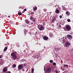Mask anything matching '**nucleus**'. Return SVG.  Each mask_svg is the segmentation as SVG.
<instances>
[{"label":"nucleus","instance_id":"f257e3e1","mask_svg":"<svg viewBox=\"0 0 73 73\" xmlns=\"http://www.w3.org/2000/svg\"><path fill=\"white\" fill-rule=\"evenodd\" d=\"M17 53V52H12L11 54V56L13 57L12 58H13L14 60H16L17 58V57L16 56Z\"/></svg>","mask_w":73,"mask_h":73},{"label":"nucleus","instance_id":"f03ea898","mask_svg":"<svg viewBox=\"0 0 73 73\" xmlns=\"http://www.w3.org/2000/svg\"><path fill=\"white\" fill-rule=\"evenodd\" d=\"M38 28L40 31H42V30H44V26L41 25H38Z\"/></svg>","mask_w":73,"mask_h":73},{"label":"nucleus","instance_id":"7ed1b4c3","mask_svg":"<svg viewBox=\"0 0 73 73\" xmlns=\"http://www.w3.org/2000/svg\"><path fill=\"white\" fill-rule=\"evenodd\" d=\"M23 64H20L18 66V69L19 70H21V69L23 68Z\"/></svg>","mask_w":73,"mask_h":73},{"label":"nucleus","instance_id":"20e7f679","mask_svg":"<svg viewBox=\"0 0 73 73\" xmlns=\"http://www.w3.org/2000/svg\"><path fill=\"white\" fill-rule=\"evenodd\" d=\"M71 45V44L69 42H66L65 44V46L66 47H68L69 46H70Z\"/></svg>","mask_w":73,"mask_h":73},{"label":"nucleus","instance_id":"39448f33","mask_svg":"<svg viewBox=\"0 0 73 73\" xmlns=\"http://www.w3.org/2000/svg\"><path fill=\"white\" fill-rule=\"evenodd\" d=\"M66 30L68 31H70L71 30V27L70 26H66Z\"/></svg>","mask_w":73,"mask_h":73},{"label":"nucleus","instance_id":"423d86ee","mask_svg":"<svg viewBox=\"0 0 73 73\" xmlns=\"http://www.w3.org/2000/svg\"><path fill=\"white\" fill-rule=\"evenodd\" d=\"M67 38H68V39H72V36L70 35H67Z\"/></svg>","mask_w":73,"mask_h":73},{"label":"nucleus","instance_id":"0eeeda50","mask_svg":"<svg viewBox=\"0 0 73 73\" xmlns=\"http://www.w3.org/2000/svg\"><path fill=\"white\" fill-rule=\"evenodd\" d=\"M46 72H47V73H50L51 72V69L50 68H47L46 70Z\"/></svg>","mask_w":73,"mask_h":73},{"label":"nucleus","instance_id":"6e6552de","mask_svg":"<svg viewBox=\"0 0 73 73\" xmlns=\"http://www.w3.org/2000/svg\"><path fill=\"white\" fill-rule=\"evenodd\" d=\"M30 19L31 20H32V21L33 22H35L36 21V20L35 19V18H33V16H31Z\"/></svg>","mask_w":73,"mask_h":73},{"label":"nucleus","instance_id":"1a4fd4ad","mask_svg":"<svg viewBox=\"0 0 73 73\" xmlns=\"http://www.w3.org/2000/svg\"><path fill=\"white\" fill-rule=\"evenodd\" d=\"M43 38L44 40H47L48 39V36H44Z\"/></svg>","mask_w":73,"mask_h":73},{"label":"nucleus","instance_id":"9d476101","mask_svg":"<svg viewBox=\"0 0 73 73\" xmlns=\"http://www.w3.org/2000/svg\"><path fill=\"white\" fill-rule=\"evenodd\" d=\"M7 70H8V69L7 68V67H5L4 68L3 70V72H6Z\"/></svg>","mask_w":73,"mask_h":73},{"label":"nucleus","instance_id":"9b49d317","mask_svg":"<svg viewBox=\"0 0 73 73\" xmlns=\"http://www.w3.org/2000/svg\"><path fill=\"white\" fill-rule=\"evenodd\" d=\"M3 61L2 59H0V65H2Z\"/></svg>","mask_w":73,"mask_h":73},{"label":"nucleus","instance_id":"f8f14e48","mask_svg":"<svg viewBox=\"0 0 73 73\" xmlns=\"http://www.w3.org/2000/svg\"><path fill=\"white\" fill-rule=\"evenodd\" d=\"M24 34L25 36H26L27 32L26 31V29H24Z\"/></svg>","mask_w":73,"mask_h":73},{"label":"nucleus","instance_id":"ddd939ff","mask_svg":"<svg viewBox=\"0 0 73 73\" xmlns=\"http://www.w3.org/2000/svg\"><path fill=\"white\" fill-rule=\"evenodd\" d=\"M37 9V6H35L34 8V11H36V10Z\"/></svg>","mask_w":73,"mask_h":73},{"label":"nucleus","instance_id":"4468645a","mask_svg":"<svg viewBox=\"0 0 73 73\" xmlns=\"http://www.w3.org/2000/svg\"><path fill=\"white\" fill-rule=\"evenodd\" d=\"M56 13H57V14H58L59 12L58 9H56Z\"/></svg>","mask_w":73,"mask_h":73},{"label":"nucleus","instance_id":"2eb2a0df","mask_svg":"<svg viewBox=\"0 0 73 73\" xmlns=\"http://www.w3.org/2000/svg\"><path fill=\"white\" fill-rule=\"evenodd\" d=\"M66 14L68 15H69L70 14L69 12L68 11H67L66 12Z\"/></svg>","mask_w":73,"mask_h":73},{"label":"nucleus","instance_id":"dca6fc26","mask_svg":"<svg viewBox=\"0 0 73 73\" xmlns=\"http://www.w3.org/2000/svg\"><path fill=\"white\" fill-rule=\"evenodd\" d=\"M25 21L26 22V23L27 24H28L30 22V21H28V20H25Z\"/></svg>","mask_w":73,"mask_h":73},{"label":"nucleus","instance_id":"f3484780","mask_svg":"<svg viewBox=\"0 0 73 73\" xmlns=\"http://www.w3.org/2000/svg\"><path fill=\"white\" fill-rule=\"evenodd\" d=\"M56 18H55V17H54L52 20V21L53 22H54V21H55L56 20Z\"/></svg>","mask_w":73,"mask_h":73},{"label":"nucleus","instance_id":"a211bd4d","mask_svg":"<svg viewBox=\"0 0 73 73\" xmlns=\"http://www.w3.org/2000/svg\"><path fill=\"white\" fill-rule=\"evenodd\" d=\"M59 49H60V48H55V50L56 51H57V50H59Z\"/></svg>","mask_w":73,"mask_h":73},{"label":"nucleus","instance_id":"6ab92c4d","mask_svg":"<svg viewBox=\"0 0 73 73\" xmlns=\"http://www.w3.org/2000/svg\"><path fill=\"white\" fill-rule=\"evenodd\" d=\"M7 48L6 47V46L5 48L4 49V51H6L7 50Z\"/></svg>","mask_w":73,"mask_h":73},{"label":"nucleus","instance_id":"aec40b11","mask_svg":"<svg viewBox=\"0 0 73 73\" xmlns=\"http://www.w3.org/2000/svg\"><path fill=\"white\" fill-rule=\"evenodd\" d=\"M18 15H21L22 13L21 12H20V13H18Z\"/></svg>","mask_w":73,"mask_h":73},{"label":"nucleus","instance_id":"412c9836","mask_svg":"<svg viewBox=\"0 0 73 73\" xmlns=\"http://www.w3.org/2000/svg\"><path fill=\"white\" fill-rule=\"evenodd\" d=\"M21 61H22V62H23V61H25V59H21Z\"/></svg>","mask_w":73,"mask_h":73},{"label":"nucleus","instance_id":"4be33fe9","mask_svg":"<svg viewBox=\"0 0 73 73\" xmlns=\"http://www.w3.org/2000/svg\"><path fill=\"white\" fill-rule=\"evenodd\" d=\"M13 66L14 68H15V67H16V64H13Z\"/></svg>","mask_w":73,"mask_h":73},{"label":"nucleus","instance_id":"5701e85b","mask_svg":"<svg viewBox=\"0 0 73 73\" xmlns=\"http://www.w3.org/2000/svg\"><path fill=\"white\" fill-rule=\"evenodd\" d=\"M64 38H65V37H63V41L65 42L66 41V40H65V39H64Z\"/></svg>","mask_w":73,"mask_h":73},{"label":"nucleus","instance_id":"b1692460","mask_svg":"<svg viewBox=\"0 0 73 73\" xmlns=\"http://www.w3.org/2000/svg\"><path fill=\"white\" fill-rule=\"evenodd\" d=\"M53 61L52 60H50V63H53Z\"/></svg>","mask_w":73,"mask_h":73},{"label":"nucleus","instance_id":"393cba45","mask_svg":"<svg viewBox=\"0 0 73 73\" xmlns=\"http://www.w3.org/2000/svg\"><path fill=\"white\" fill-rule=\"evenodd\" d=\"M34 72V69H33H33H32V70H31V73H33Z\"/></svg>","mask_w":73,"mask_h":73},{"label":"nucleus","instance_id":"a878e982","mask_svg":"<svg viewBox=\"0 0 73 73\" xmlns=\"http://www.w3.org/2000/svg\"><path fill=\"white\" fill-rule=\"evenodd\" d=\"M64 67H68V65H64Z\"/></svg>","mask_w":73,"mask_h":73},{"label":"nucleus","instance_id":"bb28decb","mask_svg":"<svg viewBox=\"0 0 73 73\" xmlns=\"http://www.w3.org/2000/svg\"><path fill=\"white\" fill-rule=\"evenodd\" d=\"M55 72H56V73H59L57 70H55Z\"/></svg>","mask_w":73,"mask_h":73},{"label":"nucleus","instance_id":"cd10ccee","mask_svg":"<svg viewBox=\"0 0 73 73\" xmlns=\"http://www.w3.org/2000/svg\"><path fill=\"white\" fill-rule=\"evenodd\" d=\"M62 16L61 15H60L59 16V17H60V19H61L62 17Z\"/></svg>","mask_w":73,"mask_h":73},{"label":"nucleus","instance_id":"c85d7f7f","mask_svg":"<svg viewBox=\"0 0 73 73\" xmlns=\"http://www.w3.org/2000/svg\"><path fill=\"white\" fill-rule=\"evenodd\" d=\"M27 10V9H24V12H25V11H26Z\"/></svg>","mask_w":73,"mask_h":73},{"label":"nucleus","instance_id":"c756f323","mask_svg":"<svg viewBox=\"0 0 73 73\" xmlns=\"http://www.w3.org/2000/svg\"><path fill=\"white\" fill-rule=\"evenodd\" d=\"M34 14V12H32L31 13V15H33V14Z\"/></svg>","mask_w":73,"mask_h":73},{"label":"nucleus","instance_id":"7c9ffc66","mask_svg":"<svg viewBox=\"0 0 73 73\" xmlns=\"http://www.w3.org/2000/svg\"><path fill=\"white\" fill-rule=\"evenodd\" d=\"M56 63L55 62L53 63V65H56Z\"/></svg>","mask_w":73,"mask_h":73},{"label":"nucleus","instance_id":"2f4dec72","mask_svg":"<svg viewBox=\"0 0 73 73\" xmlns=\"http://www.w3.org/2000/svg\"><path fill=\"white\" fill-rule=\"evenodd\" d=\"M68 22H69L70 21V19H68L67 20Z\"/></svg>","mask_w":73,"mask_h":73},{"label":"nucleus","instance_id":"473e14b6","mask_svg":"<svg viewBox=\"0 0 73 73\" xmlns=\"http://www.w3.org/2000/svg\"><path fill=\"white\" fill-rule=\"evenodd\" d=\"M22 71H23V72H24V71H25V70L24 68H22Z\"/></svg>","mask_w":73,"mask_h":73},{"label":"nucleus","instance_id":"72a5a7b5","mask_svg":"<svg viewBox=\"0 0 73 73\" xmlns=\"http://www.w3.org/2000/svg\"><path fill=\"white\" fill-rule=\"evenodd\" d=\"M59 27L60 28L62 27L61 25H60V24H59Z\"/></svg>","mask_w":73,"mask_h":73},{"label":"nucleus","instance_id":"f704fd0d","mask_svg":"<svg viewBox=\"0 0 73 73\" xmlns=\"http://www.w3.org/2000/svg\"><path fill=\"white\" fill-rule=\"evenodd\" d=\"M7 73H11V71H9Z\"/></svg>","mask_w":73,"mask_h":73},{"label":"nucleus","instance_id":"c9c22d12","mask_svg":"<svg viewBox=\"0 0 73 73\" xmlns=\"http://www.w3.org/2000/svg\"><path fill=\"white\" fill-rule=\"evenodd\" d=\"M71 64H72V65H73V63L72 62H71V63H70Z\"/></svg>","mask_w":73,"mask_h":73},{"label":"nucleus","instance_id":"e433bc0d","mask_svg":"<svg viewBox=\"0 0 73 73\" xmlns=\"http://www.w3.org/2000/svg\"><path fill=\"white\" fill-rule=\"evenodd\" d=\"M2 58V56H1V55H0V58Z\"/></svg>","mask_w":73,"mask_h":73},{"label":"nucleus","instance_id":"4c0bfd02","mask_svg":"<svg viewBox=\"0 0 73 73\" xmlns=\"http://www.w3.org/2000/svg\"><path fill=\"white\" fill-rule=\"evenodd\" d=\"M10 16L9 15V16H8V17H9V18L10 17Z\"/></svg>","mask_w":73,"mask_h":73},{"label":"nucleus","instance_id":"58836bf2","mask_svg":"<svg viewBox=\"0 0 73 73\" xmlns=\"http://www.w3.org/2000/svg\"><path fill=\"white\" fill-rule=\"evenodd\" d=\"M72 58L73 59V55L72 56Z\"/></svg>","mask_w":73,"mask_h":73},{"label":"nucleus","instance_id":"ea45409f","mask_svg":"<svg viewBox=\"0 0 73 73\" xmlns=\"http://www.w3.org/2000/svg\"><path fill=\"white\" fill-rule=\"evenodd\" d=\"M24 66H25V64H24Z\"/></svg>","mask_w":73,"mask_h":73},{"label":"nucleus","instance_id":"a19ab883","mask_svg":"<svg viewBox=\"0 0 73 73\" xmlns=\"http://www.w3.org/2000/svg\"><path fill=\"white\" fill-rule=\"evenodd\" d=\"M58 24H57V25L58 26Z\"/></svg>","mask_w":73,"mask_h":73},{"label":"nucleus","instance_id":"79ce46f5","mask_svg":"<svg viewBox=\"0 0 73 73\" xmlns=\"http://www.w3.org/2000/svg\"><path fill=\"white\" fill-rule=\"evenodd\" d=\"M31 24H33V23H31Z\"/></svg>","mask_w":73,"mask_h":73},{"label":"nucleus","instance_id":"37998d69","mask_svg":"<svg viewBox=\"0 0 73 73\" xmlns=\"http://www.w3.org/2000/svg\"><path fill=\"white\" fill-rule=\"evenodd\" d=\"M65 39H67V38H65Z\"/></svg>","mask_w":73,"mask_h":73},{"label":"nucleus","instance_id":"c03bdc74","mask_svg":"<svg viewBox=\"0 0 73 73\" xmlns=\"http://www.w3.org/2000/svg\"><path fill=\"white\" fill-rule=\"evenodd\" d=\"M56 7V6H55V7Z\"/></svg>","mask_w":73,"mask_h":73},{"label":"nucleus","instance_id":"a18cd8bd","mask_svg":"<svg viewBox=\"0 0 73 73\" xmlns=\"http://www.w3.org/2000/svg\"><path fill=\"white\" fill-rule=\"evenodd\" d=\"M28 73H30V72H28Z\"/></svg>","mask_w":73,"mask_h":73},{"label":"nucleus","instance_id":"49530a36","mask_svg":"<svg viewBox=\"0 0 73 73\" xmlns=\"http://www.w3.org/2000/svg\"><path fill=\"white\" fill-rule=\"evenodd\" d=\"M63 70H64V69H63Z\"/></svg>","mask_w":73,"mask_h":73},{"label":"nucleus","instance_id":"de8ad7c7","mask_svg":"<svg viewBox=\"0 0 73 73\" xmlns=\"http://www.w3.org/2000/svg\"><path fill=\"white\" fill-rule=\"evenodd\" d=\"M72 50H73V49H72Z\"/></svg>","mask_w":73,"mask_h":73},{"label":"nucleus","instance_id":"09e8293b","mask_svg":"<svg viewBox=\"0 0 73 73\" xmlns=\"http://www.w3.org/2000/svg\"><path fill=\"white\" fill-rule=\"evenodd\" d=\"M63 73H64V72H63Z\"/></svg>","mask_w":73,"mask_h":73}]
</instances>
